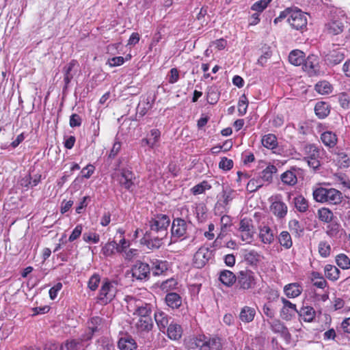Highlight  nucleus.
<instances>
[{
  "instance_id": "f257e3e1",
  "label": "nucleus",
  "mask_w": 350,
  "mask_h": 350,
  "mask_svg": "<svg viewBox=\"0 0 350 350\" xmlns=\"http://www.w3.org/2000/svg\"><path fill=\"white\" fill-rule=\"evenodd\" d=\"M314 200L321 203L336 205L342 202V193L334 188L319 187L313 191Z\"/></svg>"
},
{
  "instance_id": "f03ea898",
  "label": "nucleus",
  "mask_w": 350,
  "mask_h": 350,
  "mask_svg": "<svg viewBox=\"0 0 350 350\" xmlns=\"http://www.w3.org/2000/svg\"><path fill=\"white\" fill-rule=\"evenodd\" d=\"M257 281L256 273L249 269H245L237 272L235 288L237 291L244 293L250 291L256 288Z\"/></svg>"
},
{
  "instance_id": "7ed1b4c3",
  "label": "nucleus",
  "mask_w": 350,
  "mask_h": 350,
  "mask_svg": "<svg viewBox=\"0 0 350 350\" xmlns=\"http://www.w3.org/2000/svg\"><path fill=\"white\" fill-rule=\"evenodd\" d=\"M190 224L185 219L177 217L173 219L171 227L170 244L183 241L189 237Z\"/></svg>"
},
{
  "instance_id": "20e7f679",
  "label": "nucleus",
  "mask_w": 350,
  "mask_h": 350,
  "mask_svg": "<svg viewBox=\"0 0 350 350\" xmlns=\"http://www.w3.org/2000/svg\"><path fill=\"white\" fill-rule=\"evenodd\" d=\"M170 224V219L167 215L163 214L157 215L148 221L147 225L149 227V230L146 232L166 237L168 234L167 228Z\"/></svg>"
},
{
  "instance_id": "39448f33",
  "label": "nucleus",
  "mask_w": 350,
  "mask_h": 350,
  "mask_svg": "<svg viewBox=\"0 0 350 350\" xmlns=\"http://www.w3.org/2000/svg\"><path fill=\"white\" fill-rule=\"evenodd\" d=\"M117 282L114 280H109L105 278L103 282L98 295V299L100 304L106 305L111 302L116 297Z\"/></svg>"
},
{
  "instance_id": "423d86ee",
  "label": "nucleus",
  "mask_w": 350,
  "mask_h": 350,
  "mask_svg": "<svg viewBox=\"0 0 350 350\" xmlns=\"http://www.w3.org/2000/svg\"><path fill=\"white\" fill-rule=\"evenodd\" d=\"M105 327V320L96 316L90 318L87 322V329L81 335L82 340H91L95 334H100Z\"/></svg>"
},
{
  "instance_id": "0eeeda50",
  "label": "nucleus",
  "mask_w": 350,
  "mask_h": 350,
  "mask_svg": "<svg viewBox=\"0 0 350 350\" xmlns=\"http://www.w3.org/2000/svg\"><path fill=\"white\" fill-rule=\"evenodd\" d=\"M213 258V252L206 247H201L194 254L193 265L198 269L204 267Z\"/></svg>"
},
{
  "instance_id": "6e6552de",
  "label": "nucleus",
  "mask_w": 350,
  "mask_h": 350,
  "mask_svg": "<svg viewBox=\"0 0 350 350\" xmlns=\"http://www.w3.org/2000/svg\"><path fill=\"white\" fill-rule=\"evenodd\" d=\"M135 176L133 172L126 168L120 170V173L117 174V180L120 187L126 191L132 192L134 188V182Z\"/></svg>"
},
{
  "instance_id": "1a4fd4ad",
  "label": "nucleus",
  "mask_w": 350,
  "mask_h": 350,
  "mask_svg": "<svg viewBox=\"0 0 350 350\" xmlns=\"http://www.w3.org/2000/svg\"><path fill=\"white\" fill-rule=\"evenodd\" d=\"M165 238V237L146 232L144 237L141 239L140 243L142 245H146L148 249L155 250L161 247Z\"/></svg>"
},
{
  "instance_id": "9d476101",
  "label": "nucleus",
  "mask_w": 350,
  "mask_h": 350,
  "mask_svg": "<svg viewBox=\"0 0 350 350\" xmlns=\"http://www.w3.org/2000/svg\"><path fill=\"white\" fill-rule=\"evenodd\" d=\"M345 49L333 44L332 48L325 55V61L328 66H335L340 64L345 59Z\"/></svg>"
},
{
  "instance_id": "9b49d317",
  "label": "nucleus",
  "mask_w": 350,
  "mask_h": 350,
  "mask_svg": "<svg viewBox=\"0 0 350 350\" xmlns=\"http://www.w3.org/2000/svg\"><path fill=\"white\" fill-rule=\"evenodd\" d=\"M132 277L137 280H146L150 274V265L142 261H137L131 269Z\"/></svg>"
},
{
  "instance_id": "f8f14e48",
  "label": "nucleus",
  "mask_w": 350,
  "mask_h": 350,
  "mask_svg": "<svg viewBox=\"0 0 350 350\" xmlns=\"http://www.w3.org/2000/svg\"><path fill=\"white\" fill-rule=\"evenodd\" d=\"M240 237L242 241L250 243L254 237V229L251 219L243 218L239 225Z\"/></svg>"
},
{
  "instance_id": "ddd939ff",
  "label": "nucleus",
  "mask_w": 350,
  "mask_h": 350,
  "mask_svg": "<svg viewBox=\"0 0 350 350\" xmlns=\"http://www.w3.org/2000/svg\"><path fill=\"white\" fill-rule=\"evenodd\" d=\"M288 22L295 29H302L307 25L306 14L301 10H293L291 17L288 18Z\"/></svg>"
},
{
  "instance_id": "4468645a",
  "label": "nucleus",
  "mask_w": 350,
  "mask_h": 350,
  "mask_svg": "<svg viewBox=\"0 0 350 350\" xmlns=\"http://www.w3.org/2000/svg\"><path fill=\"white\" fill-rule=\"evenodd\" d=\"M280 300L283 304L280 310V317L283 320L291 321L298 312L297 306L284 297H281Z\"/></svg>"
},
{
  "instance_id": "2eb2a0df",
  "label": "nucleus",
  "mask_w": 350,
  "mask_h": 350,
  "mask_svg": "<svg viewBox=\"0 0 350 350\" xmlns=\"http://www.w3.org/2000/svg\"><path fill=\"white\" fill-rule=\"evenodd\" d=\"M303 69L307 72L310 76H314L319 72V58L315 55H310L303 63Z\"/></svg>"
},
{
  "instance_id": "dca6fc26",
  "label": "nucleus",
  "mask_w": 350,
  "mask_h": 350,
  "mask_svg": "<svg viewBox=\"0 0 350 350\" xmlns=\"http://www.w3.org/2000/svg\"><path fill=\"white\" fill-rule=\"evenodd\" d=\"M271 211L273 214L280 219L284 218L288 211L286 204L282 200L281 196H276L274 201L271 203L270 206Z\"/></svg>"
},
{
  "instance_id": "f3484780",
  "label": "nucleus",
  "mask_w": 350,
  "mask_h": 350,
  "mask_svg": "<svg viewBox=\"0 0 350 350\" xmlns=\"http://www.w3.org/2000/svg\"><path fill=\"white\" fill-rule=\"evenodd\" d=\"M301 170L297 167H291L290 170H286L280 176V179L283 184L288 186H294L297 183V175Z\"/></svg>"
},
{
  "instance_id": "a211bd4d",
  "label": "nucleus",
  "mask_w": 350,
  "mask_h": 350,
  "mask_svg": "<svg viewBox=\"0 0 350 350\" xmlns=\"http://www.w3.org/2000/svg\"><path fill=\"white\" fill-rule=\"evenodd\" d=\"M79 68V64L77 60L72 59L63 68L64 81L65 88H67L70 83L75 75L77 73Z\"/></svg>"
},
{
  "instance_id": "6ab92c4d",
  "label": "nucleus",
  "mask_w": 350,
  "mask_h": 350,
  "mask_svg": "<svg viewBox=\"0 0 350 350\" xmlns=\"http://www.w3.org/2000/svg\"><path fill=\"white\" fill-rule=\"evenodd\" d=\"M150 272L154 276L163 274L169 268V264L166 260H162L157 258L150 260Z\"/></svg>"
},
{
  "instance_id": "aec40b11",
  "label": "nucleus",
  "mask_w": 350,
  "mask_h": 350,
  "mask_svg": "<svg viewBox=\"0 0 350 350\" xmlns=\"http://www.w3.org/2000/svg\"><path fill=\"white\" fill-rule=\"evenodd\" d=\"M344 25L340 19L332 18L325 25V31L331 35H338L343 31Z\"/></svg>"
},
{
  "instance_id": "412c9836",
  "label": "nucleus",
  "mask_w": 350,
  "mask_h": 350,
  "mask_svg": "<svg viewBox=\"0 0 350 350\" xmlns=\"http://www.w3.org/2000/svg\"><path fill=\"white\" fill-rule=\"evenodd\" d=\"M152 306L144 301L139 302L137 306V309L134 311V315L142 318H151L150 314L152 312Z\"/></svg>"
},
{
  "instance_id": "4be33fe9",
  "label": "nucleus",
  "mask_w": 350,
  "mask_h": 350,
  "mask_svg": "<svg viewBox=\"0 0 350 350\" xmlns=\"http://www.w3.org/2000/svg\"><path fill=\"white\" fill-rule=\"evenodd\" d=\"M154 318L160 330H164L170 323L171 318L161 310L155 311Z\"/></svg>"
},
{
  "instance_id": "5701e85b",
  "label": "nucleus",
  "mask_w": 350,
  "mask_h": 350,
  "mask_svg": "<svg viewBox=\"0 0 350 350\" xmlns=\"http://www.w3.org/2000/svg\"><path fill=\"white\" fill-rule=\"evenodd\" d=\"M237 280V273L235 275L231 271L223 270L219 273V280L228 287L232 286L234 284H236Z\"/></svg>"
},
{
  "instance_id": "b1692460",
  "label": "nucleus",
  "mask_w": 350,
  "mask_h": 350,
  "mask_svg": "<svg viewBox=\"0 0 350 350\" xmlns=\"http://www.w3.org/2000/svg\"><path fill=\"white\" fill-rule=\"evenodd\" d=\"M118 347L120 350H135L137 348V345L131 336H126L119 339Z\"/></svg>"
},
{
  "instance_id": "393cba45",
  "label": "nucleus",
  "mask_w": 350,
  "mask_h": 350,
  "mask_svg": "<svg viewBox=\"0 0 350 350\" xmlns=\"http://www.w3.org/2000/svg\"><path fill=\"white\" fill-rule=\"evenodd\" d=\"M303 291L302 286L298 283H291L284 287V292L287 297L295 298L301 295Z\"/></svg>"
},
{
  "instance_id": "a878e982",
  "label": "nucleus",
  "mask_w": 350,
  "mask_h": 350,
  "mask_svg": "<svg viewBox=\"0 0 350 350\" xmlns=\"http://www.w3.org/2000/svg\"><path fill=\"white\" fill-rule=\"evenodd\" d=\"M167 334L170 339L174 340H178L182 336V327L176 322L172 321L167 327Z\"/></svg>"
},
{
  "instance_id": "bb28decb",
  "label": "nucleus",
  "mask_w": 350,
  "mask_h": 350,
  "mask_svg": "<svg viewBox=\"0 0 350 350\" xmlns=\"http://www.w3.org/2000/svg\"><path fill=\"white\" fill-rule=\"evenodd\" d=\"M165 301L167 306L172 309H178L182 305V297L176 293H167Z\"/></svg>"
},
{
  "instance_id": "cd10ccee",
  "label": "nucleus",
  "mask_w": 350,
  "mask_h": 350,
  "mask_svg": "<svg viewBox=\"0 0 350 350\" xmlns=\"http://www.w3.org/2000/svg\"><path fill=\"white\" fill-rule=\"evenodd\" d=\"M299 317L305 322H312L316 316V312L312 306H303L297 312Z\"/></svg>"
},
{
  "instance_id": "c85d7f7f",
  "label": "nucleus",
  "mask_w": 350,
  "mask_h": 350,
  "mask_svg": "<svg viewBox=\"0 0 350 350\" xmlns=\"http://www.w3.org/2000/svg\"><path fill=\"white\" fill-rule=\"evenodd\" d=\"M152 318L139 319L135 323V328L138 332H149L153 327Z\"/></svg>"
},
{
  "instance_id": "c756f323",
  "label": "nucleus",
  "mask_w": 350,
  "mask_h": 350,
  "mask_svg": "<svg viewBox=\"0 0 350 350\" xmlns=\"http://www.w3.org/2000/svg\"><path fill=\"white\" fill-rule=\"evenodd\" d=\"M154 101V98H151L148 96L146 99L139 102L137 107V114L140 117L145 116L148 111L152 107Z\"/></svg>"
},
{
  "instance_id": "7c9ffc66",
  "label": "nucleus",
  "mask_w": 350,
  "mask_h": 350,
  "mask_svg": "<svg viewBox=\"0 0 350 350\" xmlns=\"http://www.w3.org/2000/svg\"><path fill=\"white\" fill-rule=\"evenodd\" d=\"M259 238L265 244H271L274 240V234L272 230L267 226L260 228Z\"/></svg>"
},
{
  "instance_id": "2f4dec72",
  "label": "nucleus",
  "mask_w": 350,
  "mask_h": 350,
  "mask_svg": "<svg viewBox=\"0 0 350 350\" xmlns=\"http://www.w3.org/2000/svg\"><path fill=\"white\" fill-rule=\"evenodd\" d=\"M256 315V310L254 308L244 306L241 308L239 313V319L243 323L252 322Z\"/></svg>"
},
{
  "instance_id": "473e14b6",
  "label": "nucleus",
  "mask_w": 350,
  "mask_h": 350,
  "mask_svg": "<svg viewBox=\"0 0 350 350\" xmlns=\"http://www.w3.org/2000/svg\"><path fill=\"white\" fill-rule=\"evenodd\" d=\"M321 139L323 144L329 148H334L338 142L337 135L332 131L323 132L321 135Z\"/></svg>"
},
{
  "instance_id": "72a5a7b5",
  "label": "nucleus",
  "mask_w": 350,
  "mask_h": 350,
  "mask_svg": "<svg viewBox=\"0 0 350 350\" xmlns=\"http://www.w3.org/2000/svg\"><path fill=\"white\" fill-rule=\"evenodd\" d=\"M86 342H88V340H82L81 336L78 339L66 340L63 347L66 348V350H81L88 346V345L84 344Z\"/></svg>"
},
{
  "instance_id": "f704fd0d",
  "label": "nucleus",
  "mask_w": 350,
  "mask_h": 350,
  "mask_svg": "<svg viewBox=\"0 0 350 350\" xmlns=\"http://www.w3.org/2000/svg\"><path fill=\"white\" fill-rule=\"evenodd\" d=\"M288 60L289 62L294 66L302 65L305 60V54L300 50H293L289 53Z\"/></svg>"
},
{
  "instance_id": "c9c22d12",
  "label": "nucleus",
  "mask_w": 350,
  "mask_h": 350,
  "mask_svg": "<svg viewBox=\"0 0 350 350\" xmlns=\"http://www.w3.org/2000/svg\"><path fill=\"white\" fill-rule=\"evenodd\" d=\"M190 348H198L200 350H207V336L199 335L190 340Z\"/></svg>"
},
{
  "instance_id": "e433bc0d",
  "label": "nucleus",
  "mask_w": 350,
  "mask_h": 350,
  "mask_svg": "<svg viewBox=\"0 0 350 350\" xmlns=\"http://www.w3.org/2000/svg\"><path fill=\"white\" fill-rule=\"evenodd\" d=\"M326 233L331 238L338 239L345 234V231L341 228L340 224L332 223L327 225Z\"/></svg>"
},
{
  "instance_id": "4c0bfd02",
  "label": "nucleus",
  "mask_w": 350,
  "mask_h": 350,
  "mask_svg": "<svg viewBox=\"0 0 350 350\" xmlns=\"http://www.w3.org/2000/svg\"><path fill=\"white\" fill-rule=\"evenodd\" d=\"M316 115L321 119L326 118L330 112V107L325 102H318L314 107Z\"/></svg>"
},
{
  "instance_id": "58836bf2",
  "label": "nucleus",
  "mask_w": 350,
  "mask_h": 350,
  "mask_svg": "<svg viewBox=\"0 0 350 350\" xmlns=\"http://www.w3.org/2000/svg\"><path fill=\"white\" fill-rule=\"evenodd\" d=\"M261 143L264 147L271 150L278 146L277 137L275 135L271 133L265 135L261 139Z\"/></svg>"
},
{
  "instance_id": "ea45409f",
  "label": "nucleus",
  "mask_w": 350,
  "mask_h": 350,
  "mask_svg": "<svg viewBox=\"0 0 350 350\" xmlns=\"http://www.w3.org/2000/svg\"><path fill=\"white\" fill-rule=\"evenodd\" d=\"M293 203L296 210L300 213H305L308 209V202L303 196L295 197L293 199Z\"/></svg>"
},
{
  "instance_id": "a19ab883",
  "label": "nucleus",
  "mask_w": 350,
  "mask_h": 350,
  "mask_svg": "<svg viewBox=\"0 0 350 350\" xmlns=\"http://www.w3.org/2000/svg\"><path fill=\"white\" fill-rule=\"evenodd\" d=\"M325 277L332 281L337 280L339 278L340 270L334 265H326L324 267Z\"/></svg>"
},
{
  "instance_id": "79ce46f5",
  "label": "nucleus",
  "mask_w": 350,
  "mask_h": 350,
  "mask_svg": "<svg viewBox=\"0 0 350 350\" xmlns=\"http://www.w3.org/2000/svg\"><path fill=\"white\" fill-rule=\"evenodd\" d=\"M275 165H269L261 172L260 179L262 181L270 183L273 179V174L277 172Z\"/></svg>"
},
{
  "instance_id": "37998d69",
  "label": "nucleus",
  "mask_w": 350,
  "mask_h": 350,
  "mask_svg": "<svg viewBox=\"0 0 350 350\" xmlns=\"http://www.w3.org/2000/svg\"><path fill=\"white\" fill-rule=\"evenodd\" d=\"M304 152L306 155V159L319 157L320 150L314 144H306L304 147Z\"/></svg>"
},
{
  "instance_id": "c03bdc74",
  "label": "nucleus",
  "mask_w": 350,
  "mask_h": 350,
  "mask_svg": "<svg viewBox=\"0 0 350 350\" xmlns=\"http://www.w3.org/2000/svg\"><path fill=\"white\" fill-rule=\"evenodd\" d=\"M260 254L255 250L246 252L244 254L245 260L251 265H256L260 260Z\"/></svg>"
},
{
  "instance_id": "a18cd8bd",
  "label": "nucleus",
  "mask_w": 350,
  "mask_h": 350,
  "mask_svg": "<svg viewBox=\"0 0 350 350\" xmlns=\"http://www.w3.org/2000/svg\"><path fill=\"white\" fill-rule=\"evenodd\" d=\"M207 350H221L222 343L221 338L218 336L207 337Z\"/></svg>"
},
{
  "instance_id": "49530a36",
  "label": "nucleus",
  "mask_w": 350,
  "mask_h": 350,
  "mask_svg": "<svg viewBox=\"0 0 350 350\" xmlns=\"http://www.w3.org/2000/svg\"><path fill=\"white\" fill-rule=\"evenodd\" d=\"M332 87L327 81H321L315 85V90L321 94H328L332 92Z\"/></svg>"
},
{
  "instance_id": "de8ad7c7",
  "label": "nucleus",
  "mask_w": 350,
  "mask_h": 350,
  "mask_svg": "<svg viewBox=\"0 0 350 350\" xmlns=\"http://www.w3.org/2000/svg\"><path fill=\"white\" fill-rule=\"evenodd\" d=\"M279 242L286 249H289L293 245L291 237L287 231H282L278 237Z\"/></svg>"
},
{
  "instance_id": "09e8293b",
  "label": "nucleus",
  "mask_w": 350,
  "mask_h": 350,
  "mask_svg": "<svg viewBox=\"0 0 350 350\" xmlns=\"http://www.w3.org/2000/svg\"><path fill=\"white\" fill-rule=\"evenodd\" d=\"M118 252L117 243L115 241H109L102 247V252L105 256H110Z\"/></svg>"
},
{
  "instance_id": "8fccbe9b",
  "label": "nucleus",
  "mask_w": 350,
  "mask_h": 350,
  "mask_svg": "<svg viewBox=\"0 0 350 350\" xmlns=\"http://www.w3.org/2000/svg\"><path fill=\"white\" fill-rule=\"evenodd\" d=\"M336 261L338 266H339L342 269H348L350 268V259L347 255L344 254H340L337 255Z\"/></svg>"
},
{
  "instance_id": "3c124183",
  "label": "nucleus",
  "mask_w": 350,
  "mask_h": 350,
  "mask_svg": "<svg viewBox=\"0 0 350 350\" xmlns=\"http://www.w3.org/2000/svg\"><path fill=\"white\" fill-rule=\"evenodd\" d=\"M178 284L177 281L174 278H170L163 281L161 285L160 288L164 292H169L176 288Z\"/></svg>"
},
{
  "instance_id": "603ef678",
  "label": "nucleus",
  "mask_w": 350,
  "mask_h": 350,
  "mask_svg": "<svg viewBox=\"0 0 350 350\" xmlns=\"http://www.w3.org/2000/svg\"><path fill=\"white\" fill-rule=\"evenodd\" d=\"M319 218L321 221L329 223L333 218V213L326 208H323L318 211Z\"/></svg>"
},
{
  "instance_id": "864d4df0",
  "label": "nucleus",
  "mask_w": 350,
  "mask_h": 350,
  "mask_svg": "<svg viewBox=\"0 0 350 350\" xmlns=\"http://www.w3.org/2000/svg\"><path fill=\"white\" fill-rule=\"evenodd\" d=\"M271 330L275 333L284 334L287 332V328L279 320H274L271 323Z\"/></svg>"
},
{
  "instance_id": "5fc2aeb1",
  "label": "nucleus",
  "mask_w": 350,
  "mask_h": 350,
  "mask_svg": "<svg viewBox=\"0 0 350 350\" xmlns=\"http://www.w3.org/2000/svg\"><path fill=\"white\" fill-rule=\"evenodd\" d=\"M272 0H259L255 2L251 7V9L258 13H261L264 10L267 8L269 3Z\"/></svg>"
},
{
  "instance_id": "6e6d98bb",
  "label": "nucleus",
  "mask_w": 350,
  "mask_h": 350,
  "mask_svg": "<svg viewBox=\"0 0 350 350\" xmlns=\"http://www.w3.org/2000/svg\"><path fill=\"white\" fill-rule=\"evenodd\" d=\"M248 101L245 94H243L238 103V111L239 116H243L247 112Z\"/></svg>"
},
{
  "instance_id": "4d7b16f0",
  "label": "nucleus",
  "mask_w": 350,
  "mask_h": 350,
  "mask_svg": "<svg viewBox=\"0 0 350 350\" xmlns=\"http://www.w3.org/2000/svg\"><path fill=\"white\" fill-rule=\"evenodd\" d=\"M127 302V309L130 312H132L134 315V311L137 309V306H138L139 302H142V301L140 299H137L136 298L132 296H127L125 299Z\"/></svg>"
},
{
  "instance_id": "13d9d810",
  "label": "nucleus",
  "mask_w": 350,
  "mask_h": 350,
  "mask_svg": "<svg viewBox=\"0 0 350 350\" xmlns=\"http://www.w3.org/2000/svg\"><path fill=\"white\" fill-rule=\"evenodd\" d=\"M262 186V182L260 178L258 179L252 178L247 184V190L250 192H254Z\"/></svg>"
},
{
  "instance_id": "bf43d9fd",
  "label": "nucleus",
  "mask_w": 350,
  "mask_h": 350,
  "mask_svg": "<svg viewBox=\"0 0 350 350\" xmlns=\"http://www.w3.org/2000/svg\"><path fill=\"white\" fill-rule=\"evenodd\" d=\"M290 230L297 235H299L304 231L303 227L299 222L296 219H292L288 223Z\"/></svg>"
},
{
  "instance_id": "052dcab7",
  "label": "nucleus",
  "mask_w": 350,
  "mask_h": 350,
  "mask_svg": "<svg viewBox=\"0 0 350 350\" xmlns=\"http://www.w3.org/2000/svg\"><path fill=\"white\" fill-rule=\"evenodd\" d=\"M336 155L338 161L342 167H346L349 165L350 159L345 152L339 150L336 152Z\"/></svg>"
},
{
  "instance_id": "680f3d73",
  "label": "nucleus",
  "mask_w": 350,
  "mask_h": 350,
  "mask_svg": "<svg viewBox=\"0 0 350 350\" xmlns=\"http://www.w3.org/2000/svg\"><path fill=\"white\" fill-rule=\"evenodd\" d=\"M100 282V277L98 274L92 275L88 281V288L91 291H96Z\"/></svg>"
},
{
  "instance_id": "e2e57ef3",
  "label": "nucleus",
  "mask_w": 350,
  "mask_h": 350,
  "mask_svg": "<svg viewBox=\"0 0 350 350\" xmlns=\"http://www.w3.org/2000/svg\"><path fill=\"white\" fill-rule=\"evenodd\" d=\"M331 251V247L327 242L321 241L319 245V252L322 257H327Z\"/></svg>"
},
{
  "instance_id": "0e129e2a",
  "label": "nucleus",
  "mask_w": 350,
  "mask_h": 350,
  "mask_svg": "<svg viewBox=\"0 0 350 350\" xmlns=\"http://www.w3.org/2000/svg\"><path fill=\"white\" fill-rule=\"evenodd\" d=\"M338 101L340 106L344 109L350 108V96L345 92L338 95Z\"/></svg>"
},
{
  "instance_id": "69168bd1",
  "label": "nucleus",
  "mask_w": 350,
  "mask_h": 350,
  "mask_svg": "<svg viewBox=\"0 0 350 350\" xmlns=\"http://www.w3.org/2000/svg\"><path fill=\"white\" fill-rule=\"evenodd\" d=\"M219 167L224 170H230L233 167V161L226 157H223L219 163Z\"/></svg>"
},
{
  "instance_id": "338daca9",
  "label": "nucleus",
  "mask_w": 350,
  "mask_h": 350,
  "mask_svg": "<svg viewBox=\"0 0 350 350\" xmlns=\"http://www.w3.org/2000/svg\"><path fill=\"white\" fill-rule=\"evenodd\" d=\"M125 62V59L122 56L114 57L110 58L107 61V64L110 67L119 66L122 65Z\"/></svg>"
},
{
  "instance_id": "774afa93",
  "label": "nucleus",
  "mask_w": 350,
  "mask_h": 350,
  "mask_svg": "<svg viewBox=\"0 0 350 350\" xmlns=\"http://www.w3.org/2000/svg\"><path fill=\"white\" fill-rule=\"evenodd\" d=\"M179 79V71L176 68L170 70L168 75V82L171 84L176 83Z\"/></svg>"
}]
</instances>
